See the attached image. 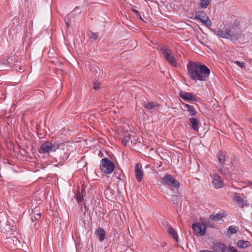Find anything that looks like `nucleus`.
I'll use <instances>...</instances> for the list:
<instances>
[{"label":"nucleus","mask_w":252,"mask_h":252,"mask_svg":"<svg viewBox=\"0 0 252 252\" xmlns=\"http://www.w3.org/2000/svg\"><path fill=\"white\" fill-rule=\"evenodd\" d=\"M187 74L191 80L206 81L209 79L210 69L199 62H190L187 64Z\"/></svg>","instance_id":"1"},{"label":"nucleus","mask_w":252,"mask_h":252,"mask_svg":"<svg viewBox=\"0 0 252 252\" xmlns=\"http://www.w3.org/2000/svg\"><path fill=\"white\" fill-rule=\"evenodd\" d=\"M166 61L171 65L177 67L178 63L173 55L172 50L167 45L159 47L158 48Z\"/></svg>","instance_id":"2"},{"label":"nucleus","mask_w":252,"mask_h":252,"mask_svg":"<svg viewBox=\"0 0 252 252\" xmlns=\"http://www.w3.org/2000/svg\"><path fill=\"white\" fill-rule=\"evenodd\" d=\"M101 171L106 174H111L115 169L114 163L107 158L101 159L100 165Z\"/></svg>","instance_id":"3"},{"label":"nucleus","mask_w":252,"mask_h":252,"mask_svg":"<svg viewBox=\"0 0 252 252\" xmlns=\"http://www.w3.org/2000/svg\"><path fill=\"white\" fill-rule=\"evenodd\" d=\"M161 182L163 185L173 187L176 189L179 188L180 186V182L169 174H165L161 178Z\"/></svg>","instance_id":"4"},{"label":"nucleus","mask_w":252,"mask_h":252,"mask_svg":"<svg viewBox=\"0 0 252 252\" xmlns=\"http://www.w3.org/2000/svg\"><path fill=\"white\" fill-rule=\"evenodd\" d=\"M64 146L63 144L56 147L55 151L56 161L58 160H60L59 162L64 161L68 158V150L64 149Z\"/></svg>","instance_id":"5"},{"label":"nucleus","mask_w":252,"mask_h":252,"mask_svg":"<svg viewBox=\"0 0 252 252\" xmlns=\"http://www.w3.org/2000/svg\"><path fill=\"white\" fill-rule=\"evenodd\" d=\"M229 40L233 42H236L238 40L241 39L244 37L242 30L239 28L232 26L229 31Z\"/></svg>","instance_id":"6"},{"label":"nucleus","mask_w":252,"mask_h":252,"mask_svg":"<svg viewBox=\"0 0 252 252\" xmlns=\"http://www.w3.org/2000/svg\"><path fill=\"white\" fill-rule=\"evenodd\" d=\"M56 147L54 143L46 141L41 145L38 151L40 154H49L51 151L55 152Z\"/></svg>","instance_id":"7"},{"label":"nucleus","mask_w":252,"mask_h":252,"mask_svg":"<svg viewBox=\"0 0 252 252\" xmlns=\"http://www.w3.org/2000/svg\"><path fill=\"white\" fill-rule=\"evenodd\" d=\"M196 20H199L206 27H211L212 23L211 20L207 16L206 13L203 11L196 12L194 16Z\"/></svg>","instance_id":"8"},{"label":"nucleus","mask_w":252,"mask_h":252,"mask_svg":"<svg viewBox=\"0 0 252 252\" xmlns=\"http://www.w3.org/2000/svg\"><path fill=\"white\" fill-rule=\"evenodd\" d=\"M192 228L195 235L203 236L206 233L207 227L205 224L200 222H195L192 224Z\"/></svg>","instance_id":"9"},{"label":"nucleus","mask_w":252,"mask_h":252,"mask_svg":"<svg viewBox=\"0 0 252 252\" xmlns=\"http://www.w3.org/2000/svg\"><path fill=\"white\" fill-rule=\"evenodd\" d=\"M180 96L186 102H190L193 101H196L197 97L193 94L186 92L184 91H180L179 93Z\"/></svg>","instance_id":"10"},{"label":"nucleus","mask_w":252,"mask_h":252,"mask_svg":"<svg viewBox=\"0 0 252 252\" xmlns=\"http://www.w3.org/2000/svg\"><path fill=\"white\" fill-rule=\"evenodd\" d=\"M212 184L216 189L222 188L223 182L221 177L218 174H214L212 177Z\"/></svg>","instance_id":"11"},{"label":"nucleus","mask_w":252,"mask_h":252,"mask_svg":"<svg viewBox=\"0 0 252 252\" xmlns=\"http://www.w3.org/2000/svg\"><path fill=\"white\" fill-rule=\"evenodd\" d=\"M135 173L137 181L140 182L143 179L144 175L140 163L136 164L135 166Z\"/></svg>","instance_id":"12"},{"label":"nucleus","mask_w":252,"mask_h":252,"mask_svg":"<svg viewBox=\"0 0 252 252\" xmlns=\"http://www.w3.org/2000/svg\"><path fill=\"white\" fill-rule=\"evenodd\" d=\"M211 31L220 37L229 39V36L230 35L229 34V31L227 30L222 31L220 29H218L217 30L211 29Z\"/></svg>","instance_id":"13"},{"label":"nucleus","mask_w":252,"mask_h":252,"mask_svg":"<svg viewBox=\"0 0 252 252\" xmlns=\"http://www.w3.org/2000/svg\"><path fill=\"white\" fill-rule=\"evenodd\" d=\"M30 216L32 222H34V220H40L41 218V214L39 212V208L36 207L33 209L31 213Z\"/></svg>","instance_id":"14"},{"label":"nucleus","mask_w":252,"mask_h":252,"mask_svg":"<svg viewBox=\"0 0 252 252\" xmlns=\"http://www.w3.org/2000/svg\"><path fill=\"white\" fill-rule=\"evenodd\" d=\"M214 252H230L226 246L223 244H216L213 247Z\"/></svg>","instance_id":"15"},{"label":"nucleus","mask_w":252,"mask_h":252,"mask_svg":"<svg viewBox=\"0 0 252 252\" xmlns=\"http://www.w3.org/2000/svg\"><path fill=\"white\" fill-rule=\"evenodd\" d=\"M95 235L99 241H103L105 237V232L104 229L101 227H98L95 231Z\"/></svg>","instance_id":"16"},{"label":"nucleus","mask_w":252,"mask_h":252,"mask_svg":"<svg viewBox=\"0 0 252 252\" xmlns=\"http://www.w3.org/2000/svg\"><path fill=\"white\" fill-rule=\"evenodd\" d=\"M143 106L146 109L148 110H157L159 108V105L156 102H148L147 103L144 104Z\"/></svg>","instance_id":"17"},{"label":"nucleus","mask_w":252,"mask_h":252,"mask_svg":"<svg viewBox=\"0 0 252 252\" xmlns=\"http://www.w3.org/2000/svg\"><path fill=\"white\" fill-rule=\"evenodd\" d=\"M189 122L190 124L191 128L194 131H198L199 125V122L198 119L192 117L189 119Z\"/></svg>","instance_id":"18"},{"label":"nucleus","mask_w":252,"mask_h":252,"mask_svg":"<svg viewBox=\"0 0 252 252\" xmlns=\"http://www.w3.org/2000/svg\"><path fill=\"white\" fill-rule=\"evenodd\" d=\"M167 232L170 236L174 239L176 242H178V236L177 232L172 226L169 227L167 229Z\"/></svg>","instance_id":"19"},{"label":"nucleus","mask_w":252,"mask_h":252,"mask_svg":"<svg viewBox=\"0 0 252 252\" xmlns=\"http://www.w3.org/2000/svg\"><path fill=\"white\" fill-rule=\"evenodd\" d=\"M250 245V242L248 241L240 240H239L237 242V246L240 248H246L249 247Z\"/></svg>","instance_id":"20"},{"label":"nucleus","mask_w":252,"mask_h":252,"mask_svg":"<svg viewBox=\"0 0 252 252\" xmlns=\"http://www.w3.org/2000/svg\"><path fill=\"white\" fill-rule=\"evenodd\" d=\"M217 158L221 165H223L225 161V155L221 151L217 154Z\"/></svg>","instance_id":"21"},{"label":"nucleus","mask_w":252,"mask_h":252,"mask_svg":"<svg viewBox=\"0 0 252 252\" xmlns=\"http://www.w3.org/2000/svg\"><path fill=\"white\" fill-rule=\"evenodd\" d=\"M234 200L243 207L245 205V201L240 195L236 194L234 197Z\"/></svg>","instance_id":"22"},{"label":"nucleus","mask_w":252,"mask_h":252,"mask_svg":"<svg viewBox=\"0 0 252 252\" xmlns=\"http://www.w3.org/2000/svg\"><path fill=\"white\" fill-rule=\"evenodd\" d=\"M239 231V227L236 226H230L228 228V233L230 235L236 234Z\"/></svg>","instance_id":"23"},{"label":"nucleus","mask_w":252,"mask_h":252,"mask_svg":"<svg viewBox=\"0 0 252 252\" xmlns=\"http://www.w3.org/2000/svg\"><path fill=\"white\" fill-rule=\"evenodd\" d=\"M209 218L211 220L216 221H219L221 220L219 213L216 214L213 213L210 216Z\"/></svg>","instance_id":"24"},{"label":"nucleus","mask_w":252,"mask_h":252,"mask_svg":"<svg viewBox=\"0 0 252 252\" xmlns=\"http://www.w3.org/2000/svg\"><path fill=\"white\" fill-rule=\"evenodd\" d=\"M75 198H76L78 203L83 202L84 201V197L83 194L81 193L79 191H78L75 194Z\"/></svg>","instance_id":"25"},{"label":"nucleus","mask_w":252,"mask_h":252,"mask_svg":"<svg viewBox=\"0 0 252 252\" xmlns=\"http://www.w3.org/2000/svg\"><path fill=\"white\" fill-rule=\"evenodd\" d=\"M122 173V170L120 169H116L115 170L113 176L117 179L121 180V176Z\"/></svg>","instance_id":"26"},{"label":"nucleus","mask_w":252,"mask_h":252,"mask_svg":"<svg viewBox=\"0 0 252 252\" xmlns=\"http://www.w3.org/2000/svg\"><path fill=\"white\" fill-rule=\"evenodd\" d=\"M130 135L127 134V135L125 136L122 139V142L123 145L126 146L127 145V143L129 142L130 140Z\"/></svg>","instance_id":"27"},{"label":"nucleus","mask_w":252,"mask_h":252,"mask_svg":"<svg viewBox=\"0 0 252 252\" xmlns=\"http://www.w3.org/2000/svg\"><path fill=\"white\" fill-rule=\"evenodd\" d=\"M92 70L93 71V74L94 76H100L101 74V70L100 68L97 67H93V68L92 69Z\"/></svg>","instance_id":"28"},{"label":"nucleus","mask_w":252,"mask_h":252,"mask_svg":"<svg viewBox=\"0 0 252 252\" xmlns=\"http://www.w3.org/2000/svg\"><path fill=\"white\" fill-rule=\"evenodd\" d=\"M209 0H200V5L201 7L203 8H207L208 5H209Z\"/></svg>","instance_id":"29"},{"label":"nucleus","mask_w":252,"mask_h":252,"mask_svg":"<svg viewBox=\"0 0 252 252\" xmlns=\"http://www.w3.org/2000/svg\"><path fill=\"white\" fill-rule=\"evenodd\" d=\"M188 112L189 113V114L192 116H194L196 115L197 112L195 110L194 107L193 106L190 107L189 109H188Z\"/></svg>","instance_id":"30"},{"label":"nucleus","mask_w":252,"mask_h":252,"mask_svg":"<svg viewBox=\"0 0 252 252\" xmlns=\"http://www.w3.org/2000/svg\"><path fill=\"white\" fill-rule=\"evenodd\" d=\"M11 62H12V59L10 57H9L6 60L3 59L1 62H0V64L10 65Z\"/></svg>","instance_id":"31"},{"label":"nucleus","mask_w":252,"mask_h":252,"mask_svg":"<svg viewBox=\"0 0 252 252\" xmlns=\"http://www.w3.org/2000/svg\"><path fill=\"white\" fill-rule=\"evenodd\" d=\"M89 32H90V34H89L90 37L91 38L93 39L94 40H96L97 39L98 35L97 33H94L91 31H90Z\"/></svg>","instance_id":"32"},{"label":"nucleus","mask_w":252,"mask_h":252,"mask_svg":"<svg viewBox=\"0 0 252 252\" xmlns=\"http://www.w3.org/2000/svg\"><path fill=\"white\" fill-rule=\"evenodd\" d=\"M132 11L134 12V13L136 15L137 18L141 20H143V19L141 17L140 13L137 10L131 8Z\"/></svg>","instance_id":"33"},{"label":"nucleus","mask_w":252,"mask_h":252,"mask_svg":"<svg viewBox=\"0 0 252 252\" xmlns=\"http://www.w3.org/2000/svg\"><path fill=\"white\" fill-rule=\"evenodd\" d=\"M93 88L95 90H98L100 88V83L98 82H94Z\"/></svg>","instance_id":"34"},{"label":"nucleus","mask_w":252,"mask_h":252,"mask_svg":"<svg viewBox=\"0 0 252 252\" xmlns=\"http://www.w3.org/2000/svg\"><path fill=\"white\" fill-rule=\"evenodd\" d=\"M235 63L239 65L241 68H244L245 67V63L244 62H240L239 61H236Z\"/></svg>","instance_id":"35"},{"label":"nucleus","mask_w":252,"mask_h":252,"mask_svg":"<svg viewBox=\"0 0 252 252\" xmlns=\"http://www.w3.org/2000/svg\"><path fill=\"white\" fill-rule=\"evenodd\" d=\"M83 208L85 209L84 210V214H85L86 213V212L88 211V209H87V208L86 207V204L85 203L83 204V206L81 207V209H82V211H83Z\"/></svg>","instance_id":"36"},{"label":"nucleus","mask_w":252,"mask_h":252,"mask_svg":"<svg viewBox=\"0 0 252 252\" xmlns=\"http://www.w3.org/2000/svg\"><path fill=\"white\" fill-rule=\"evenodd\" d=\"M230 250L231 251V252H239L238 251L237 249L233 247H231L230 248Z\"/></svg>","instance_id":"37"},{"label":"nucleus","mask_w":252,"mask_h":252,"mask_svg":"<svg viewBox=\"0 0 252 252\" xmlns=\"http://www.w3.org/2000/svg\"><path fill=\"white\" fill-rule=\"evenodd\" d=\"M221 219L225 217L226 216V214L225 212L219 213Z\"/></svg>","instance_id":"38"},{"label":"nucleus","mask_w":252,"mask_h":252,"mask_svg":"<svg viewBox=\"0 0 252 252\" xmlns=\"http://www.w3.org/2000/svg\"><path fill=\"white\" fill-rule=\"evenodd\" d=\"M183 105L187 109V110L189 109L190 106H191V105H190L186 103H183Z\"/></svg>","instance_id":"39"},{"label":"nucleus","mask_w":252,"mask_h":252,"mask_svg":"<svg viewBox=\"0 0 252 252\" xmlns=\"http://www.w3.org/2000/svg\"><path fill=\"white\" fill-rule=\"evenodd\" d=\"M65 24H66V25L67 28H68L69 27V25H70V20L66 21L65 22Z\"/></svg>","instance_id":"40"},{"label":"nucleus","mask_w":252,"mask_h":252,"mask_svg":"<svg viewBox=\"0 0 252 252\" xmlns=\"http://www.w3.org/2000/svg\"><path fill=\"white\" fill-rule=\"evenodd\" d=\"M199 252H214V250L213 251H211V250H201Z\"/></svg>","instance_id":"41"},{"label":"nucleus","mask_w":252,"mask_h":252,"mask_svg":"<svg viewBox=\"0 0 252 252\" xmlns=\"http://www.w3.org/2000/svg\"><path fill=\"white\" fill-rule=\"evenodd\" d=\"M219 172L221 173H224L225 174L226 172H225V170L223 171L222 168H220Z\"/></svg>","instance_id":"42"},{"label":"nucleus","mask_w":252,"mask_h":252,"mask_svg":"<svg viewBox=\"0 0 252 252\" xmlns=\"http://www.w3.org/2000/svg\"><path fill=\"white\" fill-rule=\"evenodd\" d=\"M239 24V22H238V24H237V23L235 22V25L236 26H237Z\"/></svg>","instance_id":"43"},{"label":"nucleus","mask_w":252,"mask_h":252,"mask_svg":"<svg viewBox=\"0 0 252 252\" xmlns=\"http://www.w3.org/2000/svg\"><path fill=\"white\" fill-rule=\"evenodd\" d=\"M249 184L251 185H252V182L251 181L249 182Z\"/></svg>","instance_id":"44"},{"label":"nucleus","mask_w":252,"mask_h":252,"mask_svg":"<svg viewBox=\"0 0 252 252\" xmlns=\"http://www.w3.org/2000/svg\"><path fill=\"white\" fill-rule=\"evenodd\" d=\"M250 121L251 123H252V118L250 119Z\"/></svg>","instance_id":"45"},{"label":"nucleus","mask_w":252,"mask_h":252,"mask_svg":"<svg viewBox=\"0 0 252 252\" xmlns=\"http://www.w3.org/2000/svg\"><path fill=\"white\" fill-rule=\"evenodd\" d=\"M66 19L68 20V17H66Z\"/></svg>","instance_id":"46"},{"label":"nucleus","mask_w":252,"mask_h":252,"mask_svg":"<svg viewBox=\"0 0 252 252\" xmlns=\"http://www.w3.org/2000/svg\"><path fill=\"white\" fill-rule=\"evenodd\" d=\"M25 1H27V0H25Z\"/></svg>","instance_id":"47"}]
</instances>
